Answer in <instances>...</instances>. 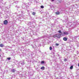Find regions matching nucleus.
Instances as JSON below:
<instances>
[{
    "mask_svg": "<svg viewBox=\"0 0 79 79\" xmlns=\"http://www.w3.org/2000/svg\"><path fill=\"white\" fill-rule=\"evenodd\" d=\"M24 64H25V63H24V60H23L21 63L18 64L17 66H18V67H21V66H23V65H24Z\"/></svg>",
    "mask_w": 79,
    "mask_h": 79,
    "instance_id": "f257e3e1",
    "label": "nucleus"
},
{
    "mask_svg": "<svg viewBox=\"0 0 79 79\" xmlns=\"http://www.w3.org/2000/svg\"><path fill=\"white\" fill-rule=\"evenodd\" d=\"M68 34H69V33H68V32L67 31L63 32L62 33V35H68Z\"/></svg>",
    "mask_w": 79,
    "mask_h": 79,
    "instance_id": "f03ea898",
    "label": "nucleus"
},
{
    "mask_svg": "<svg viewBox=\"0 0 79 79\" xmlns=\"http://www.w3.org/2000/svg\"><path fill=\"white\" fill-rule=\"evenodd\" d=\"M8 23V21L6 20H5L3 22V24H5V25H6V24H7Z\"/></svg>",
    "mask_w": 79,
    "mask_h": 79,
    "instance_id": "7ed1b4c3",
    "label": "nucleus"
},
{
    "mask_svg": "<svg viewBox=\"0 0 79 79\" xmlns=\"http://www.w3.org/2000/svg\"><path fill=\"white\" fill-rule=\"evenodd\" d=\"M61 35H60V34H56V37H57V38H58L59 39H60V38L61 37Z\"/></svg>",
    "mask_w": 79,
    "mask_h": 79,
    "instance_id": "20e7f679",
    "label": "nucleus"
},
{
    "mask_svg": "<svg viewBox=\"0 0 79 79\" xmlns=\"http://www.w3.org/2000/svg\"><path fill=\"white\" fill-rule=\"evenodd\" d=\"M77 36H75L74 37V42H77V39H77Z\"/></svg>",
    "mask_w": 79,
    "mask_h": 79,
    "instance_id": "39448f33",
    "label": "nucleus"
},
{
    "mask_svg": "<svg viewBox=\"0 0 79 79\" xmlns=\"http://www.w3.org/2000/svg\"><path fill=\"white\" fill-rule=\"evenodd\" d=\"M10 71L12 72V73H15V71H16V70L15 69H11Z\"/></svg>",
    "mask_w": 79,
    "mask_h": 79,
    "instance_id": "423d86ee",
    "label": "nucleus"
},
{
    "mask_svg": "<svg viewBox=\"0 0 79 79\" xmlns=\"http://www.w3.org/2000/svg\"><path fill=\"white\" fill-rule=\"evenodd\" d=\"M63 40H64V41H67V40H68V39L66 37H64L63 38Z\"/></svg>",
    "mask_w": 79,
    "mask_h": 79,
    "instance_id": "0eeeda50",
    "label": "nucleus"
},
{
    "mask_svg": "<svg viewBox=\"0 0 79 79\" xmlns=\"http://www.w3.org/2000/svg\"><path fill=\"white\" fill-rule=\"evenodd\" d=\"M58 32H59V33H60V35H63V33H62V32H61V30L59 31Z\"/></svg>",
    "mask_w": 79,
    "mask_h": 79,
    "instance_id": "6e6552de",
    "label": "nucleus"
},
{
    "mask_svg": "<svg viewBox=\"0 0 79 79\" xmlns=\"http://www.w3.org/2000/svg\"><path fill=\"white\" fill-rule=\"evenodd\" d=\"M27 4H26V3H24L23 4V6H25V7H27Z\"/></svg>",
    "mask_w": 79,
    "mask_h": 79,
    "instance_id": "1a4fd4ad",
    "label": "nucleus"
},
{
    "mask_svg": "<svg viewBox=\"0 0 79 79\" xmlns=\"http://www.w3.org/2000/svg\"><path fill=\"white\" fill-rule=\"evenodd\" d=\"M52 37H53L54 38H55L56 37V34L54 35H53L52 36Z\"/></svg>",
    "mask_w": 79,
    "mask_h": 79,
    "instance_id": "9d476101",
    "label": "nucleus"
},
{
    "mask_svg": "<svg viewBox=\"0 0 79 79\" xmlns=\"http://www.w3.org/2000/svg\"><path fill=\"white\" fill-rule=\"evenodd\" d=\"M45 69V67H42L41 68V69H42V70H44Z\"/></svg>",
    "mask_w": 79,
    "mask_h": 79,
    "instance_id": "9b49d317",
    "label": "nucleus"
},
{
    "mask_svg": "<svg viewBox=\"0 0 79 79\" xmlns=\"http://www.w3.org/2000/svg\"><path fill=\"white\" fill-rule=\"evenodd\" d=\"M4 46V45L3 44H0V47H3Z\"/></svg>",
    "mask_w": 79,
    "mask_h": 79,
    "instance_id": "f8f14e48",
    "label": "nucleus"
},
{
    "mask_svg": "<svg viewBox=\"0 0 79 79\" xmlns=\"http://www.w3.org/2000/svg\"><path fill=\"white\" fill-rule=\"evenodd\" d=\"M56 15H60V13L59 12H57L56 13Z\"/></svg>",
    "mask_w": 79,
    "mask_h": 79,
    "instance_id": "ddd939ff",
    "label": "nucleus"
},
{
    "mask_svg": "<svg viewBox=\"0 0 79 79\" xmlns=\"http://www.w3.org/2000/svg\"><path fill=\"white\" fill-rule=\"evenodd\" d=\"M24 47H23L22 48V50H23V51H24Z\"/></svg>",
    "mask_w": 79,
    "mask_h": 79,
    "instance_id": "4468645a",
    "label": "nucleus"
},
{
    "mask_svg": "<svg viewBox=\"0 0 79 79\" xmlns=\"http://www.w3.org/2000/svg\"><path fill=\"white\" fill-rule=\"evenodd\" d=\"M73 68V66L72 65L70 67V69H72Z\"/></svg>",
    "mask_w": 79,
    "mask_h": 79,
    "instance_id": "2eb2a0df",
    "label": "nucleus"
},
{
    "mask_svg": "<svg viewBox=\"0 0 79 79\" xmlns=\"http://www.w3.org/2000/svg\"><path fill=\"white\" fill-rule=\"evenodd\" d=\"M32 15H35V12H33L32 13Z\"/></svg>",
    "mask_w": 79,
    "mask_h": 79,
    "instance_id": "dca6fc26",
    "label": "nucleus"
},
{
    "mask_svg": "<svg viewBox=\"0 0 79 79\" xmlns=\"http://www.w3.org/2000/svg\"><path fill=\"white\" fill-rule=\"evenodd\" d=\"M7 59L8 60H11V58L10 57L7 58Z\"/></svg>",
    "mask_w": 79,
    "mask_h": 79,
    "instance_id": "f3484780",
    "label": "nucleus"
},
{
    "mask_svg": "<svg viewBox=\"0 0 79 79\" xmlns=\"http://www.w3.org/2000/svg\"><path fill=\"white\" fill-rule=\"evenodd\" d=\"M44 63H45V62H44V61H42L41 62V64H44Z\"/></svg>",
    "mask_w": 79,
    "mask_h": 79,
    "instance_id": "a211bd4d",
    "label": "nucleus"
},
{
    "mask_svg": "<svg viewBox=\"0 0 79 79\" xmlns=\"http://www.w3.org/2000/svg\"><path fill=\"white\" fill-rule=\"evenodd\" d=\"M49 49H50V50H52V47H50L49 48Z\"/></svg>",
    "mask_w": 79,
    "mask_h": 79,
    "instance_id": "6ab92c4d",
    "label": "nucleus"
},
{
    "mask_svg": "<svg viewBox=\"0 0 79 79\" xmlns=\"http://www.w3.org/2000/svg\"><path fill=\"white\" fill-rule=\"evenodd\" d=\"M24 51H26V52H27V49L25 48L24 49Z\"/></svg>",
    "mask_w": 79,
    "mask_h": 79,
    "instance_id": "aec40b11",
    "label": "nucleus"
},
{
    "mask_svg": "<svg viewBox=\"0 0 79 79\" xmlns=\"http://www.w3.org/2000/svg\"><path fill=\"white\" fill-rule=\"evenodd\" d=\"M44 8V6H41V8Z\"/></svg>",
    "mask_w": 79,
    "mask_h": 79,
    "instance_id": "412c9836",
    "label": "nucleus"
},
{
    "mask_svg": "<svg viewBox=\"0 0 79 79\" xmlns=\"http://www.w3.org/2000/svg\"><path fill=\"white\" fill-rule=\"evenodd\" d=\"M32 25H33V26H32V27H35V26H34V23H31Z\"/></svg>",
    "mask_w": 79,
    "mask_h": 79,
    "instance_id": "4be33fe9",
    "label": "nucleus"
},
{
    "mask_svg": "<svg viewBox=\"0 0 79 79\" xmlns=\"http://www.w3.org/2000/svg\"><path fill=\"white\" fill-rule=\"evenodd\" d=\"M67 61V59H64V61L66 62Z\"/></svg>",
    "mask_w": 79,
    "mask_h": 79,
    "instance_id": "5701e85b",
    "label": "nucleus"
},
{
    "mask_svg": "<svg viewBox=\"0 0 79 79\" xmlns=\"http://www.w3.org/2000/svg\"><path fill=\"white\" fill-rule=\"evenodd\" d=\"M56 46H58V45H59V44H56Z\"/></svg>",
    "mask_w": 79,
    "mask_h": 79,
    "instance_id": "b1692460",
    "label": "nucleus"
},
{
    "mask_svg": "<svg viewBox=\"0 0 79 79\" xmlns=\"http://www.w3.org/2000/svg\"><path fill=\"white\" fill-rule=\"evenodd\" d=\"M57 79H62V78H60V77H58Z\"/></svg>",
    "mask_w": 79,
    "mask_h": 79,
    "instance_id": "393cba45",
    "label": "nucleus"
},
{
    "mask_svg": "<svg viewBox=\"0 0 79 79\" xmlns=\"http://www.w3.org/2000/svg\"><path fill=\"white\" fill-rule=\"evenodd\" d=\"M77 54H79V52H78V51H77Z\"/></svg>",
    "mask_w": 79,
    "mask_h": 79,
    "instance_id": "a878e982",
    "label": "nucleus"
},
{
    "mask_svg": "<svg viewBox=\"0 0 79 79\" xmlns=\"http://www.w3.org/2000/svg\"><path fill=\"white\" fill-rule=\"evenodd\" d=\"M33 52H31V55L32 56V55H33Z\"/></svg>",
    "mask_w": 79,
    "mask_h": 79,
    "instance_id": "bb28decb",
    "label": "nucleus"
},
{
    "mask_svg": "<svg viewBox=\"0 0 79 79\" xmlns=\"http://www.w3.org/2000/svg\"><path fill=\"white\" fill-rule=\"evenodd\" d=\"M33 48H35V47H34V46H33Z\"/></svg>",
    "mask_w": 79,
    "mask_h": 79,
    "instance_id": "cd10ccee",
    "label": "nucleus"
},
{
    "mask_svg": "<svg viewBox=\"0 0 79 79\" xmlns=\"http://www.w3.org/2000/svg\"><path fill=\"white\" fill-rule=\"evenodd\" d=\"M38 51L39 52H41V51L40 50H38Z\"/></svg>",
    "mask_w": 79,
    "mask_h": 79,
    "instance_id": "c85d7f7f",
    "label": "nucleus"
},
{
    "mask_svg": "<svg viewBox=\"0 0 79 79\" xmlns=\"http://www.w3.org/2000/svg\"><path fill=\"white\" fill-rule=\"evenodd\" d=\"M75 5H76V6H77V4H75Z\"/></svg>",
    "mask_w": 79,
    "mask_h": 79,
    "instance_id": "c756f323",
    "label": "nucleus"
},
{
    "mask_svg": "<svg viewBox=\"0 0 79 79\" xmlns=\"http://www.w3.org/2000/svg\"><path fill=\"white\" fill-rule=\"evenodd\" d=\"M52 2H53L55 0H51Z\"/></svg>",
    "mask_w": 79,
    "mask_h": 79,
    "instance_id": "7c9ffc66",
    "label": "nucleus"
},
{
    "mask_svg": "<svg viewBox=\"0 0 79 79\" xmlns=\"http://www.w3.org/2000/svg\"><path fill=\"white\" fill-rule=\"evenodd\" d=\"M36 40V41H35V42H37V40Z\"/></svg>",
    "mask_w": 79,
    "mask_h": 79,
    "instance_id": "2f4dec72",
    "label": "nucleus"
},
{
    "mask_svg": "<svg viewBox=\"0 0 79 79\" xmlns=\"http://www.w3.org/2000/svg\"><path fill=\"white\" fill-rule=\"evenodd\" d=\"M78 66H79V63L78 64Z\"/></svg>",
    "mask_w": 79,
    "mask_h": 79,
    "instance_id": "473e14b6",
    "label": "nucleus"
},
{
    "mask_svg": "<svg viewBox=\"0 0 79 79\" xmlns=\"http://www.w3.org/2000/svg\"><path fill=\"white\" fill-rule=\"evenodd\" d=\"M44 53L45 54V53H46V52H45Z\"/></svg>",
    "mask_w": 79,
    "mask_h": 79,
    "instance_id": "72a5a7b5",
    "label": "nucleus"
},
{
    "mask_svg": "<svg viewBox=\"0 0 79 79\" xmlns=\"http://www.w3.org/2000/svg\"><path fill=\"white\" fill-rule=\"evenodd\" d=\"M36 46V47H37V46Z\"/></svg>",
    "mask_w": 79,
    "mask_h": 79,
    "instance_id": "f704fd0d",
    "label": "nucleus"
},
{
    "mask_svg": "<svg viewBox=\"0 0 79 79\" xmlns=\"http://www.w3.org/2000/svg\"><path fill=\"white\" fill-rule=\"evenodd\" d=\"M0 56H1V55H0Z\"/></svg>",
    "mask_w": 79,
    "mask_h": 79,
    "instance_id": "c9c22d12",
    "label": "nucleus"
},
{
    "mask_svg": "<svg viewBox=\"0 0 79 79\" xmlns=\"http://www.w3.org/2000/svg\"><path fill=\"white\" fill-rule=\"evenodd\" d=\"M73 6H74V5H73Z\"/></svg>",
    "mask_w": 79,
    "mask_h": 79,
    "instance_id": "e433bc0d",
    "label": "nucleus"
},
{
    "mask_svg": "<svg viewBox=\"0 0 79 79\" xmlns=\"http://www.w3.org/2000/svg\"><path fill=\"white\" fill-rule=\"evenodd\" d=\"M39 46H38V47H39Z\"/></svg>",
    "mask_w": 79,
    "mask_h": 79,
    "instance_id": "4c0bfd02",
    "label": "nucleus"
},
{
    "mask_svg": "<svg viewBox=\"0 0 79 79\" xmlns=\"http://www.w3.org/2000/svg\"><path fill=\"white\" fill-rule=\"evenodd\" d=\"M28 50H29V49H28Z\"/></svg>",
    "mask_w": 79,
    "mask_h": 79,
    "instance_id": "58836bf2",
    "label": "nucleus"
},
{
    "mask_svg": "<svg viewBox=\"0 0 79 79\" xmlns=\"http://www.w3.org/2000/svg\"><path fill=\"white\" fill-rule=\"evenodd\" d=\"M0 50H1L0 49Z\"/></svg>",
    "mask_w": 79,
    "mask_h": 79,
    "instance_id": "ea45409f",
    "label": "nucleus"
},
{
    "mask_svg": "<svg viewBox=\"0 0 79 79\" xmlns=\"http://www.w3.org/2000/svg\"><path fill=\"white\" fill-rule=\"evenodd\" d=\"M78 46V47H79V46Z\"/></svg>",
    "mask_w": 79,
    "mask_h": 79,
    "instance_id": "a19ab883",
    "label": "nucleus"
},
{
    "mask_svg": "<svg viewBox=\"0 0 79 79\" xmlns=\"http://www.w3.org/2000/svg\"><path fill=\"white\" fill-rule=\"evenodd\" d=\"M34 24H35V23H34Z\"/></svg>",
    "mask_w": 79,
    "mask_h": 79,
    "instance_id": "79ce46f5",
    "label": "nucleus"
}]
</instances>
